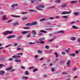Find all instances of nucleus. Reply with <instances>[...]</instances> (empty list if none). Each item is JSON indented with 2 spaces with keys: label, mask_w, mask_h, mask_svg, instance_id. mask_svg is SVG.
<instances>
[{
  "label": "nucleus",
  "mask_w": 80,
  "mask_h": 80,
  "mask_svg": "<svg viewBox=\"0 0 80 80\" xmlns=\"http://www.w3.org/2000/svg\"><path fill=\"white\" fill-rule=\"evenodd\" d=\"M3 34L4 35H8V34H11L12 33V31H6L5 32H2Z\"/></svg>",
  "instance_id": "nucleus-1"
},
{
  "label": "nucleus",
  "mask_w": 80,
  "mask_h": 80,
  "mask_svg": "<svg viewBox=\"0 0 80 80\" xmlns=\"http://www.w3.org/2000/svg\"><path fill=\"white\" fill-rule=\"evenodd\" d=\"M71 13V11L70 12H67V11H66L65 12H61V15H65L66 14H69Z\"/></svg>",
  "instance_id": "nucleus-2"
},
{
  "label": "nucleus",
  "mask_w": 80,
  "mask_h": 80,
  "mask_svg": "<svg viewBox=\"0 0 80 80\" xmlns=\"http://www.w3.org/2000/svg\"><path fill=\"white\" fill-rule=\"evenodd\" d=\"M16 35H11V36H7V39H10L11 38H15L16 37Z\"/></svg>",
  "instance_id": "nucleus-3"
},
{
  "label": "nucleus",
  "mask_w": 80,
  "mask_h": 80,
  "mask_svg": "<svg viewBox=\"0 0 80 80\" xmlns=\"http://www.w3.org/2000/svg\"><path fill=\"white\" fill-rule=\"evenodd\" d=\"M30 32V31H23L21 32L22 34L24 35L25 34H27V33Z\"/></svg>",
  "instance_id": "nucleus-4"
},
{
  "label": "nucleus",
  "mask_w": 80,
  "mask_h": 80,
  "mask_svg": "<svg viewBox=\"0 0 80 80\" xmlns=\"http://www.w3.org/2000/svg\"><path fill=\"white\" fill-rule=\"evenodd\" d=\"M21 78L22 80H28V77L22 76L21 77Z\"/></svg>",
  "instance_id": "nucleus-5"
},
{
  "label": "nucleus",
  "mask_w": 80,
  "mask_h": 80,
  "mask_svg": "<svg viewBox=\"0 0 80 80\" xmlns=\"http://www.w3.org/2000/svg\"><path fill=\"white\" fill-rule=\"evenodd\" d=\"M4 73H5V71L3 70L0 71V75H3Z\"/></svg>",
  "instance_id": "nucleus-6"
},
{
  "label": "nucleus",
  "mask_w": 80,
  "mask_h": 80,
  "mask_svg": "<svg viewBox=\"0 0 80 80\" xmlns=\"http://www.w3.org/2000/svg\"><path fill=\"white\" fill-rule=\"evenodd\" d=\"M21 61L22 60L21 59H19L18 58H16L15 60V62H21Z\"/></svg>",
  "instance_id": "nucleus-7"
},
{
  "label": "nucleus",
  "mask_w": 80,
  "mask_h": 80,
  "mask_svg": "<svg viewBox=\"0 0 80 80\" xmlns=\"http://www.w3.org/2000/svg\"><path fill=\"white\" fill-rule=\"evenodd\" d=\"M31 33H32V35H37V32H36V31L35 30H33L31 32Z\"/></svg>",
  "instance_id": "nucleus-8"
},
{
  "label": "nucleus",
  "mask_w": 80,
  "mask_h": 80,
  "mask_svg": "<svg viewBox=\"0 0 80 80\" xmlns=\"http://www.w3.org/2000/svg\"><path fill=\"white\" fill-rule=\"evenodd\" d=\"M36 9L38 10H43V9H42L40 8V5L36 7Z\"/></svg>",
  "instance_id": "nucleus-9"
},
{
  "label": "nucleus",
  "mask_w": 80,
  "mask_h": 80,
  "mask_svg": "<svg viewBox=\"0 0 80 80\" xmlns=\"http://www.w3.org/2000/svg\"><path fill=\"white\" fill-rule=\"evenodd\" d=\"M12 58H20V56L18 55H14L12 57Z\"/></svg>",
  "instance_id": "nucleus-10"
},
{
  "label": "nucleus",
  "mask_w": 80,
  "mask_h": 80,
  "mask_svg": "<svg viewBox=\"0 0 80 80\" xmlns=\"http://www.w3.org/2000/svg\"><path fill=\"white\" fill-rule=\"evenodd\" d=\"M12 67H10L9 68H7L6 69V70L7 71H9V70H12Z\"/></svg>",
  "instance_id": "nucleus-11"
},
{
  "label": "nucleus",
  "mask_w": 80,
  "mask_h": 80,
  "mask_svg": "<svg viewBox=\"0 0 80 80\" xmlns=\"http://www.w3.org/2000/svg\"><path fill=\"white\" fill-rule=\"evenodd\" d=\"M74 14L75 16L78 15H80V12H74Z\"/></svg>",
  "instance_id": "nucleus-12"
},
{
  "label": "nucleus",
  "mask_w": 80,
  "mask_h": 80,
  "mask_svg": "<svg viewBox=\"0 0 80 80\" xmlns=\"http://www.w3.org/2000/svg\"><path fill=\"white\" fill-rule=\"evenodd\" d=\"M26 26L27 27H28L29 26H32V23H28L25 24Z\"/></svg>",
  "instance_id": "nucleus-13"
},
{
  "label": "nucleus",
  "mask_w": 80,
  "mask_h": 80,
  "mask_svg": "<svg viewBox=\"0 0 80 80\" xmlns=\"http://www.w3.org/2000/svg\"><path fill=\"white\" fill-rule=\"evenodd\" d=\"M31 23L32 24V26L33 25H38V22L35 21Z\"/></svg>",
  "instance_id": "nucleus-14"
},
{
  "label": "nucleus",
  "mask_w": 80,
  "mask_h": 80,
  "mask_svg": "<svg viewBox=\"0 0 80 80\" xmlns=\"http://www.w3.org/2000/svg\"><path fill=\"white\" fill-rule=\"evenodd\" d=\"M18 5V4H13L11 6V7L12 8H14L15 7H17Z\"/></svg>",
  "instance_id": "nucleus-15"
},
{
  "label": "nucleus",
  "mask_w": 80,
  "mask_h": 80,
  "mask_svg": "<svg viewBox=\"0 0 80 80\" xmlns=\"http://www.w3.org/2000/svg\"><path fill=\"white\" fill-rule=\"evenodd\" d=\"M78 1H72L70 3L71 5H72V4H73V3H77Z\"/></svg>",
  "instance_id": "nucleus-16"
},
{
  "label": "nucleus",
  "mask_w": 80,
  "mask_h": 80,
  "mask_svg": "<svg viewBox=\"0 0 80 80\" xmlns=\"http://www.w3.org/2000/svg\"><path fill=\"white\" fill-rule=\"evenodd\" d=\"M12 17H14L15 18H20V16L14 15H12Z\"/></svg>",
  "instance_id": "nucleus-17"
},
{
  "label": "nucleus",
  "mask_w": 80,
  "mask_h": 80,
  "mask_svg": "<svg viewBox=\"0 0 80 80\" xmlns=\"http://www.w3.org/2000/svg\"><path fill=\"white\" fill-rule=\"evenodd\" d=\"M70 60H69L68 61V62H67V65L68 67H70Z\"/></svg>",
  "instance_id": "nucleus-18"
},
{
  "label": "nucleus",
  "mask_w": 80,
  "mask_h": 80,
  "mask_svg": "<svg viewBox=\"0 0 80 80\" xmlns=\"http://www.w3.org/2000/svg\"><path fill=\"white\" fill-rule=\"evenodd\" d=\"M2 19L3 20H7V16H6L4 15L2 17Z\"/></svg>",
  "instance_id": "nucleus-19"
},
{
  "label": "nucleus",
  "mask_w": 80,
  "mask_h": 80,
  "mask_svg": "<svg viewBox=\"0 0 80 80\" xmlns=\"http://www.w3.org/2000/svg\"><path fill=\"white\" fill-rule=\"evenodd\" d=\"M67 4H63L62 5L61 7H62V8H65L67 7Z\"/></svg>",
  "instance_id": "nucleus-20"
},
{
  "label": "nucleus",
  "mask_w": 80,
  "mask_h": 80,
  "mask_svg": "<svg viewBox=\"0 0 80 80\" xmlns=\"http://www.w3.org/2000/svg\"><path fill=\"white\" fill-rule=\"evenodd\" d=\"M26 37L27 38H30L31 37V33H29L28 34L26 35Z\"/></svg>",
  "instance_id": "nucleus-21"
},
{
  "label": "nucleus",
  "mask_w": 80,
  "mask_h": 80,
  "mask_svg": "<svg viewBox=\"0 0 80 80\" xmlns=\"http://www.w3.org/2000/svg\"><path fill=\"white\" fill-rule=\"evenodd\" d=\"M72 28H73V29H78V27H77L76 26H72Z\"/></svg>",
  "instance_id": "nucleus-22"
},
{
  "label": "nucleus",
  "mask_w": 80,
  "mask_h": 80,
  "mask_svg": "<svg viewBox=\"0 0 80 80\" xmlns=\"http://www.w3.org/2000/svg\"><path fill=\"white\" fill-rule=\"evenodd\" d=\"M45 40V38L43 37L39 39L38 40L39 41H42V40Z\"/></svg>",
  "instance_id": "nucleus-23"
},
{
  "label": "nucleus",
  "mask_w": 80,
  "mask_h": 80,
  "mask_svg": "<svg viewBox=\"0 0 80 80\" xmlns=\"http://www.w3.org/2000/svg\"><path fill=\"white\" fill-rule=\"evenodd\" d=\"M55 7V6H50L48 8H49V9H52V8H54Z\"/></svg>",
  "instance_id": "nucleus-24"
},
{
  "label": "nucleus",
  "mask_w": 80,
  "mask_h": 80,
  "mask_svg": "<svg viewBox=\"0 0 80 80\" xmlns=\"http://www.w3.org/2000/svg\"><path fill=\"white\" fill-rule=\"evenodd\" d=\"M45 20H48V19L45 18H42L40 20V22H43V21H45Z\"/></svg>",
  "instance_id": "nucleus-25"
},
{
  "label": "nucleus",
  "mask_w": 80,
  "mask_h": 80,
  "mask_svg": "<svg viewBox=\"0 0 80 80\" xmlns=\"http://www.w3.org/2000/svg\"><path fill=\"white\" fill-rule=\"evenodd\" d=\"M71 40L72 41H73V40H75V37H72L71 38Z\"/></svg>",
  "instance_id": "nucleus-26"
},
{
  "label": "nucleus",
  "mask_w": 80,
  "mask_h": 80,
  "mask_svg": "<svg viewBox=\"0 0 80 80\" xmlns=\"http://www.w3.org/2000/svg\"><path fill=\"white\" fill-rule=\"evenodd\" d=\"M27 20V17H23L22 18V20L24 21Z\"/></svg>",
  "instance_id": "nucleus-27"
},
{
  "label": "nucleus",
  "mask_w": 80,
  "mask_h": 80,
  "mask_svg": "<svg viewBox=\"0 0 80 80\" xmlns=\"http://www.w3.org/2000/svg\"><path fill=\"white\" fill-rule=\"evenodd\" d=\"M25 74L26 75H29V72H28V71H26L25 72Z\"/></svg>",
  "instance_id": "nucleus-28"
},
{
  "label": "nucleus",
  "mask_w": 80,
  "mask_h": 80,
  "mask_svg": "<svg viewBox=\"0 0 80 80\" xmlns=\"http://www.w3.org/2000/svg\"><path fill=\"white\" fill-rule=\"evenodd\" d=\"M19 25V23L17 22H16L12 24V25H13V26H15L16 25Z\"/></svg>",
  "instance_id": "nucleus-29"
},
{
  "label": "nucleus",
  "mask_w": 80,
  "mask_h": 80,
  "mask_svg": "<svg viewBox=\"0 0 80 80\" xmlns=\"http://www.w3.org/2000/svg\"><path fill=\"white\" fill-rule=\"evenodd\" d=\"M61 1H60V0H56L55 1V2L56 3H60Z\"/></svg>",
  "instance_id": "nucleus-30"
},
{
  "label": "nucleus",
  "mask_w": 80,
  "mask_h": 80,
  "mask_svg": "<svg viewBox=\"0 0 80 80\" xmlns=\"http://www.w3.org/2000/svg\"><path fill=\"white\" fill-rule=\"evenodd\" d=\"M62 18H68V17H67V16H62Z\"/></svg>",
  "instance_id": "nucleus-31"
},
{
  "label": "nucleus",
  "mask_w": 80,
  "mask_h": 80,
  "mask_svg": "<svg viewBox=\"0 0 80 80\" xmlns=\"http://www.w3.org/2000/svg\"><path fill=\"white\" fill-rule=\"evenodd\" d=\"M40 32H43V33H47V32L44 31L43 30H41L40 31Z\"/></svg>",
  "instance_id": "nucleus-32"
},
{
  "label": "nucleus",
  "mask_w": 80,
  "mask_h": 80,
  "mask_svg": "<svg viewBox=\"0 0 80 80\" xmlns=\"http://www.w3.org/2000/svg\"><path fill=\"white\" fill-rule=\"evenodd\" d=\"M70 56L71 57H75V54H73V53L71 54H70Z\"/></svg>",
  "instance_id": "nucleus-33"
},
{
  "label": "nucleus",
  "mask_w": 80,
  "mask_h": 80,
  "mask_svg": "<svg viewBox=\"0 0 80 80\" xmlns=\"http://www.w3.org/2000/svg\"><path fill=\"white\" fill-rule=\"evenodd\" d=\"M38 69H34L33 70V72H37V71H38Z\"/></svg>",
  "instance_id": "nucleus-34"
},
{
  "label": "nucleus",
  "mask_w": 80,
  "mask_h": 80,
  "mask_svg": "<svg viewBox=\"0 0 80 80\" xmlns=\"http://www.w3.org/2000/svg\"><path fill=\"white\" fill-rule=\"evenodd\" d=\"M39 6L40 8H45V7L44 6V5H40Z\"/></svg>",
  "instance_id": "nucleus-35"
},
{
  "label": "nucleus",
  "mask_w": 80,
  "mask_h": 80,
  "mask_svg": "<svg viewBox=\"0 0 80 80\" xmlns=\"http://www.w3.org/2000/svg\"><path fill=\"white\" fill-rule=\"evenodd\" d=\"M29 12H37V11L35 10H32V9H31L30 10H29Z\"/></svg>",
  "instance_id": "nucleus-36"
},
{
  "label": "nucleus",
  "mask_w": 80,
  "mask_h": 80,
  "mask_svg": "<svg viewBox=\"0 0 80 80\" xmlns=\"http://www.w3.org/2000/svg\"><path fill=\"white\" fill-rule=\"evenodd\" d=\"M5 67V65L2 64H0V68H2L3 67Z\"/></svg>",
  "instance_id": "nucleus-37"
},
{
  "label": "nucleus",
  "mask_w": 80,
  "mask_h": 80,
  "mask_svg": "<svg viewBox=\"0 0 80 80\" xmlns=\"http://www.w3.org/2000/svg\"><path fill=\"white\" fill-rule=\"evenodd\" d=\"M14 47H17L18 46V44L17 43L15 42L14 44Z\"/></svg>",
  "instance_id": "nucleus-38"
},
{
  "label": "nucleus",
  "mask_w": 80,
  "mask_h": 80,
  "mask_svg": "<svg viewBox=\"0 0 80 80\" xmlns=\"http://www.w3.org/2000/svg\"><path fill=\"white\" fill-rule=\"evenodd\" d=\"M38 53H42V51L41 50H38Z\"/></svg>",
  "instance_id": "nucleus-39"
},
{
  "label": "nucleus",
  "mask_w": 80,
  "mask_h": 80,
  "mask_svg": "<svg viewBox=\"0 0 80 80\" xmlns=\"http://www.w3.org/2000/svg\"><path fill=\"white\" fill-rule=\"evenodd\" d=\"M21 68L22 70H25V67L22 66L21 67Z\"/></svg>",
  "instance_id": "nucleus-40"
},
{
  "label": "nucleus",
  "mask_w": 80,
  "mask_h": 80,
  "mask_svg": "<svg viewBox=\"0 0 80 80\" xmlns=\"http://www.w3.org/2000/svg\"><path fill=\"white\" fill-rule=\"evenodd\" d=\"M17 55H23V53L21 52L20 53H18L17 54Z\"/></svg>",
  "instance_id": "nucleus-41"
},
{
  "label": "nucleus",
  "mask_w": 80,
  "mask_h": 80,
  "mask_svg": "<svg viewBox=\"0 0 80 80\" xmlns=\"http://www.w3.org/2000/svg\"><path fill=\"white\" fill-rule=\"evenodd\" d=\"M55 55L56 56V58H58V54H57V53L55 52Z\"/></svg>",
  "instance_id": "nucleus-42"
},
{
  "label": "nucleus",
  "mask_w": 80,
  "mask_h": 80,
  "mask_svg": "<svg viewBox=\"0 0 80 80\" xmlns=\"http://www.w3.org/2000/svg\"><path fill=\"white\" fill-rule=\"evenodd\" d=\"M51 71L52 72H54V71H55V68H51Z\"/></svg>",
  "instance_id": "nucleus-43"
},
{
  "label": "nucleus",
  "mask_w": 80,
  "mask_h": 80,
  "mask_svg": "<svg viewBox=\"0 0 80 80\" xmlns=\"http://www.w3.org/2000/svg\"><path fill=\"white\" fill-rule=\"evenodd\" d=\"M12 46V44H9V45H8L7 46H5V47L7 48V47H10Z\"/></svg>",
  "instance_id": "nucleus-44"
},
{
  "label": "nucleus",
  "mask_w": 80,
  "mask_h": 80,
  "mask_svg": "<svg viewBox=\"0 0 80 80\" xmlns=\"http://www.w3.org/2000/svg\"><path fill=\"white\" fill-rule=\"evenodd\" d=\"M35 43H36L35 42H29V44H30V45H32L33 44H35Z\"/></svg>",
  "instance_id": "nucleus-45"
},
{
  "label": "nucleus",
  "mask_w": 80,
  "mask_h": 80,
  "mask_svg": "<svg viewBox=\"0 0 80 80\" xmlns=\"http://www.w3.org/2000/svg\"><path fill=\"white\" fill-rule=\"evenodd\" d=\"M45 48H46V49H49V46L48 45H46Z\"/></svg>",
  "instance_id": "nucleus-46"
},
{
  "label": "nucleus",
  "mask_w": 80,
  "mask_h": 80,
  "mask_svg": "<svg viewBox=\"0 0 80 80\" xmlns=\"http://www.w3.org/2000/svg\"><path fill=\"white\" fill-rule=\"evenodd\" d=\"M54 39H55V38H53V39H52L51 40H48V42H52V41H53V40H54Z\"/></svg>",
  "instance_id": "nucleus-47"
},
{
  "label": "nucleus",
  "mask_w": 80,
  "mask_h": 80,
  "mask_svg": "<svg viewBox=\"0 0 80 80\" xmlns=\"http://www.w3.org/2000/svg\"><path fill=\"white\" fill-rule=\"evenodd\" d=\"M67 73L68 72H63L62 73V74L63 75H65L66 74H67Z\"/></svg>",
  "instance_id": "nucleus-48"
},
{
  "label": "nucleus",
  "mask_w": 80,
  "mask_h": 80,
  "mask_svg": "<svg viewBox=\"0 0 80 80\" xmlns=\"http://www.w3.org/2000/svg\"><path fill=\"white\" fill-rule=\"evenodd\" d=\"M42 32H39V33H38V35H39V36H41V35H42Z\"/></svg>",
  "instance_id": "nucleus-49"
},
{
  "label": "nucleus",
  "mask_w": 80,
  "mask_h": 80,
  "mask_svg": "<svg viewBox=\"0 0 80 80\" xmlns=\"http://www.w3.org/2000/svg\"><path fill=\"white\" fill-rule=\"evenodd\" d=\"M47 30H52V28H48L46 29Z\"/></svg>",
  "instance_id": "nucleus-50"
},
{
  "label": "nucleus",
  "mask_w": 80,
  "mask_h": 80,
  "mask_svg": "<svg viewBox=\"0 0 80 80\" xmlns=\"http://www.w3.org/2000/svg\"><path fill=\"white\" fill-rule=\"evenodd\" d=\"M55 18H54L50 17L49 18V20H53Z\"/></svg>",
  "instance_id": "nucleus-51"
},
{
  "label": "nucleus",
  "mask_w": 80,
  "mask_h": 80,
  "mask_svg": "<svg viewBox=\"0 0 80 80\" xmlns=\"http://www.w3.org/2000/svg\"><path fill=\"white\" fill-rule=\"evenodd\" d=\"M44 42H44V41H41L40 42V43H41V44H43Z\"/></svg>",
  "instance_id": "nucleus-52"
},
{
  "label": "nucleus",
  "mask_w": 80,
  "mask_h": 80,
  "mask_svg": "<svg viewBox=\"0 0 80 80\" xmlns=\"http://www.w3.org/2000/svg\"><path fill=\"white\" fill-rule=\"evenodd\" d=\"M46 25H50L51 23L50 22H47L46 23Z\"/></svg>",
  "instance_id": "nucleus-53"
},
{
  "label": "nucleus",
  "mask_w": 80,
  "mask_h": 80,
  "mask_svg": "<svg viewBox=\"0 0 80 80\" xmlns=\"http://www.w3.org/2000/svg\"><path fill=\"white\" fill-rule=\"evenodd\" d=\"M38 57V55H35L34 56L35 58H37Z\"/></svg>",
  "instance_id": "nucleus-54"
},
{
  "label": "nucleus",
  "mask_w": 80,
  "mask_h": 80,
  "mask_svg": "<svg viewBox=\"0 0 80 80\" xmlns=\"http://www.w3.org/2000/svg\"><path fill=\"white\" fill-rule=\"evenodd\" d=\"M30 27H26L24 28V29H29Z\"/></svg>",
  "instance_id": "nucleus-55"
},
{
  "label": "nucleus",
  "mask_w": 80,
  "mask_h": 80,
  "mask_svg": "<svg viewBox=\"0 0 80 80\" xmlns=\"http://www.w3.org/2000/svg\"><path fill=\"white\" fill-rule=\"evenodd\" d=\"M22 14L23 15H24L25 14H26L27 13V12H22Z\"/></svg>",
  "instance_id": "nucleus-56"
},
{
  "label": "nucleus",
  "mask_w": 80,
  "mask_h": 80,
  "mask_svg": "<svg viewBox=\"0 0 80 80\" xmlns=\"http://www.w3.org/2000/svg\"><path fill=\"white\" fill-rule=\"evenodd\" d=\"M4 13V12H0V15H3Z\"/></svg>",
  "instance_id": "nucleus-57"
},
{
  "label": "nucleus",
  "mask_w": 80,
  "mask_h": 80,
  "mask_svg": "<svg viewBox=\"0 0 80 80\" xmlns=\"http://www.w3.org/2000/svg\"><path fill=\"white\" fill-rule=\"evenodd\" d=\"M58 33H64V31H62L60 32H58Z\"/></svg>",
  "instance_id": "nucleus-58"
},
{
  "label": "nucleus",
  "mask_w": 80,
  "mask_h": 80,
  "mask_svg": "<svg viewBox=\"0 0 80 80\" xmlns=\"http://www.w3.org/2000/svg\"><path fill=\"white\" fill-rule=\"evenodd\" d=\"M13 59L12 58H9L8 59L9 61H12Z\"/></svg>",
  "instance_id": "nucleus-59"
},
{
  "label": "nucleus",
  "mask_w": 80,
  "mask_h": 80,
  "mask_svg": "<svg viewBox=\"0 0 80 80\" xmlns=\"http://www.w3.org/2000/svg\"><path fill=\"white\" fill-rule=\"evenodd\" d=\"M16 50H22V49L20 48H18Z\"/></svg>",
  "instance_id": "nucleus-60"
},
{
  "label": "nucleus",
  "mask_w": 80,
  "mask_h": 80,
  "mask_svg": "<svg viewBox=\"0 0 80 80\" xmlns=\"http://www.w3.org/2000/svg\"><path fill=\"white\" fill-rule=\"evenodd\" d=\"M60 18V17L59 16H56L55 17V18H56V19H58V18Z\"/></svg>",
  "instance_id": "nucleus-61"
},
{
  "label": "nucleus",
  "mask_w": 80,
  "mask_h": 80,
  "mask_svg": "<svg viewBox=\"0 0 80 80\" xmlns=\"http://www.w3.org/2000/svg\"><path fill=\"white\" fill-rule=\"evenodd\" d=\"M62 54L63 55H65V52H62Z\"/></svg>",
  "instance_id": "nucleus-62"
},
{
  "label": "nucleus",
  "mask_w": 80,
  "mask_h": 80,
  "mask_svg": "<svg viewBox=\"0 0 80 80\" xmlns=\"http://www.w3.org/2000/svg\"><path fill=\"white\" fill-rule=\"evenodd\" d=\"M65 80H71V78H68L66 79Z\"/></svg>",
  "instance_id": "nucleus-63"
},
{
  "label": "nucleus",
  "mask_w": 80,
  "mask_h": 80,
  "mask_svg": "<svg viewBox=\"0 0 80 80\" xmlns=\"http://www.w3.org/2000/svg\"><path fill=\"white\" fill-rule=\"evenodd\" d=\"M18 38H22V36H18Z\"/></svg>",
  "instance_id": "nucleus-64"
}]
</instances>
